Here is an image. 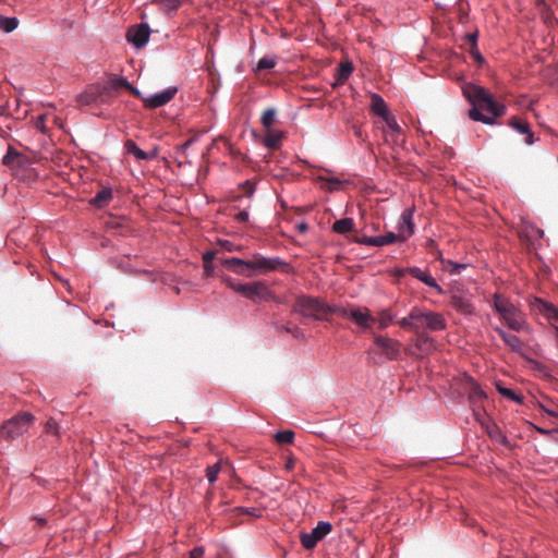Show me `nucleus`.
Listing matches in <instances>:
<instances>
[{
    "instance_id": "obj_49",
    "label": "nucleus",
    "mask_w": 558,
    "mask_h": 558,
    "mask_svg": "<svg viewBox=\"0 0 558 558\" xmlns=\"http://www.w3.org/2000/svg\"><path fill=\"white\" fill-rule=\"evenodd\" d=\"M239 510L242 513H246V514L252 515V517H256V518L260 517V511L258 509H256V508H239Z\"/></svg>"
},
{
    "instance_id": "obj_30",
    "label": "nucleus",
    "mask_w": 558,
    "mask_h": 558,
    "mask_svg": "<svg viewBox=\"0 0 558 558\" xmlns=\"http://www.w3.org/2000/svg\"><path fill=\"white\" fill-rule=\"evenodd\" d=\"M496 387H497L498 392L502 397H505V398H507V399H509V400H511V401H513V402H515L518 404L523 403V397L521 395L517 393L514 390H512L510 388H507V387H504L500 384H497Z\"/></svg>"
},
{
    "instance_id": "obj_24",
    "label": "nucleus",
    "mask_w": 558,
    "mask_h": 558,
    "mask_svg": "<svg viewBox=\"0 0 558 558\" xmlns=\"http://www.w3.org/2000/svg\"><path fill=\"white\" fill-rule=\"evenodd\" d=\"M168 16H172L182 5L183 0H151Z\"/></svg>"
},
{
    "instance_id": "obj_11",
    "label": "nucleus",
    "mask_w": 558,
    "mask_h": 558,
    "mask_svg": "<svg viewBox=\"0 0 558 558\" xmlns=\"http://www.w3.org/2000/svg\"><path fill=\"white\" fill-rule=\"evenodd\" d=\"M178 93L177 86H168L163 90L142 97L144 106L148 109H156L170 102Z\"/></svg>"
},
{
    "instance_id": "obj_9",
    "label": "nucleus",
    "mask_w": 558,
    "mask_h": 558,
    "mask_svg": "<svg viewBox=\"0 0 558 558\" xmlns=\"http://www.w3.org/2000/svg\"><path fill=\"white\" fill-rule=\"evenodd\" d=\"M252 277L254 275H263L275 271L282 266H288V263L280 257H266L259 253L253 254L250 259Z\"/></svg>"
},
{
    "instance_id": "obj_3",
    "label": "nucleus",
    "mask_w": 558,
    "mask_h": 558,
    "mask_svg": "<svg viewBox=\"0 0 558 558\" xmlns=\"http://www.w3.org/2000/svg\"><path fill=\"white\" fill-rule=\"evenodd\" d=\"M493 307L500 314L510 329L517 332L529 330V324L520 310L509 299L495 293L493 295Z\"/></svg>"
},
{
    "instance_id": "obj_33",
    "label": "nucleus",
    "mask_w": 558,
    "mask_h": 558,
    "mask_svg": "<svg viewBox=\"0 0 558 558\" xmlns=\"http://www.w3.org/2000/svg\"><path fill=\"white\" fill-rule=\"evenodd\" d=\"M112 197V191L110 189H102L97 192V194L92 199V204L96 206H101L102 204L110 201Z\"/></svg>"
},
{
    "instance_id": "obj_50",
    "label": "nucleus",
    "mask_w": 558,
    "mask_h": 558,
    "mask_svg": "<svg viewBox=\"0 0 558 558\" xmlns=\"http://www.w3.org/2000/svg\"><path fill=\"white\" fill-rule=\"evenodd\" d=\"M250 214L247 210H242L235 215V220L238 222H246L248 221Z\"/></svg>"
},
{
    "instance_id": "obj_52",
    "label": "nucleus",
    "mask_w": 558,
    "mask_h": 558,
    "mask_svg": "<svg viewBox=\"0 0 558 558\" xmlns=\"http://www.w3.org/2000/svg\"><path fill=\"white\" fill-rule=\"evenodd\" d=\"M471 54L473 56V58L480 62V63H483L484 62V57L481 54V52L477 50V48H473L471 50Z\"/></svg>"
},
{
    "instance_id": "obj_60",
    "label": "nucleus",
    "mask_w": 558,
    "mask_h": 558,
    "mask_svg": "<svg viewBox=\"0 0 558 558\" xmlns=\"http://www.w3.org/2000/svg\"><path fill=\"white\" fill-rule=\"evenodd\" d=\"M189 145H190V142H186L185 144L182 145V148L187 149Z\"/></svg>"
},
{
    "instance_id": "obj_54",
    "label": "nucleus",
    "mask_w": 558,
    "mask_h": 558,
    "mask_svg": "<svg viewBox=\"0 0 558 558\" xmlns=\"http://www.w3.org/2000/svg\"><path fill=\"white\" fill-rule=\"evenodd\" d=\"M537 3H538V5L542 7V11L545 15V20H547L549 16V9H548L547 4L545 3L544 0H537Z\"/></svg>"
},
{
    "instance_id": "obj_42",
    "label": "nucleus",
    "mask_w": 558,
    "mask_h": 558,
    "mask_svg": "<svg viewBox=\"0 0 558 558\" xmlns=\"http://www.w3.org/2000/svg\"><path fill=\"white\" fill-rule=\"evenodd\" d=\"M221 279L228 288H230L231 290H233L236 293L240 292V287H242V282L235 280L234 278H232L230 276H222Z\"/></svg>"
},
{
    "instance_id": "obj_44",
    "label": "nucleus",
    "mask_w": 558,
    "mask_h": 558,
    "mask_svg": "<svg viewBox=\"0 0 558 558\" xmlns=\"http://www.w3.org/2000/svg\"><path fill=\"white\" fill-rule=\"evenodd\" d=\"M45 430L48 434L58 435L59 434V425L54 420L50 418L45 424Z\"/></svg>"
},
{
    "instance_id": "obj_21",
    "label": "nucleus",
    "mask_w": 558,
    "mask_h": 558,
    "mask_svg": "<svg viewBox=\"0 0 558 558\" xmlns=\"http://www.w3.org/2000/svg\"><path fill=\"white\" fill-rule=\"evenodd\" d=\"M438 260L440 262L441 269L450 275H460L469 267V264L457 263L448 258H444L442 254L438 253Z\"/></svg>"
},
{
    "instance_id": "obj_26",
    "label": "nucleus",
    "mask_w": 558,
    "mask_h": 558,
    "mask_svg": "<svg viewBox=\"0 0 558 558\" xmlns=\"http://www.w3.org/2000/svg\"><path fill=\"white\" fill-rule=\"evenodd\" d=\"M331 229L335 233L347 234L354 229V220L352 218H342L336 220Z\"/></svg>"
},
{
    "instance_id": "obj_61",
    "label": "nucleus",
    "mask_w": 558,
    "mask_h": 558,
    "mask_svg": "<svg viewBox=\"0 0 558 558\" xmlns=\"http://www.w3.org/2000/svg\"><path fill=\"white\" fill-rule=\"evenodd\" d=\"M403 269H404V268H402V269L398 270V275H400V276H404V275H407L408 272H402V270H403Z\"/></svg>"
},
{
    "instance_id": "obj_43",
    "label": "nucleus",
    "mask_w": 558,
    "mask_h": 558,
    "mask_svg": "<svg viewBox=\"0 0 558 558\" xmlns=\"http://www.w3.org/2000/svg\"><path fill=\"white\" fill-rule=\"evenodd\" d=\"M279 330H282V331H286V332H289L291 333L294 338H298V339H304L305 338V335L303 332L302 329H300L299 327H288V326H278L277 327Z\"/></svg>"
},
{
    "instance_id": "obj_10",
    "label": "nucleus",
    "mask_w": 558,
    "mask_h": 558,
    "mask_svg": "<svg viewBox=\"0 0 558 558\" xmlns=\"http://www.w3.org/2000/svg\"><path fill=\"white\" fill-rule=\"evenodd\" d=\"M332 531V524L328 521H319L311 532H302L300 534L301 545L305 549H313L318 542L324 539Z\"/></svg>"
},
{
    "instance_id": "obj_17",
    "label": "nucleus",
    "mask_w": 558,
    "mask_h": 558,
    "mask_svg": "<svg viewBox=\"0 0 558 558\" xmlns=\"http://www.w3.org/2000/svg\"><path fill=\"white\" fill-rule=\"evenodd\" d=\"M451 304L456 311L463 315H472L474 313V305L469 294L456 293L451 298Z\"/></svg>"
},
{
    "instance_id": "obj_23",
    "label": "nucleus",
    "mask_w": 558,
    "mask_h": 558,
    "mask_svg": "<svg viewBox=\"0 0 558 558\" xmlns=\"http://www.w3.org/2000/svg\"><path fill=\"white\" fill-rule=\"evenodd\" d=\"M371 110L374 114H376L379 118H383L386 116L389 111L386 101L384 98L376 93L371 94Z\"/></svg>"
},
{
    "instance_id": "obj_38",
    "label": "nucleus",
    "mask_w": 558,
    "mask_h": 558,
    "mask_svg": "<svg viewBox=\"0 0 558 558\" xmlns=\"http://www.w3.org/2000/svg\"><path fill=\"white\" fill-rule=\"evenodd\" d=\"M381 119L385 121V123L387 124V128L392 133L399 134L401 132V128L398 124L396 117L391 112H388Z\"/></svg>"
},
{
    "instance_id": "obj_53",
    "label": "nucleus",
    "mask_w": 558,
    "mask_h": 558,
    "mask_svg": "<svg viewBox=\"0 0 558 558\" xmlns=\"http://www.w3.org/2000/svg\"><path fill=\"white\" fill-rule=\"evenodd\" d=\"M128 89L133 94L135 95L136 97H138L141 100H142V97H146L138 88L134 87L132 84H130V86L128 87Z\"/></svg>"
},
{
    "instance_id": "obj_59",
    "label": "nucleus",
    "mask_w": 558,
    "mask_h": 558,
    "mask_svg": "<svg viewBox=\"0 0 558 558\" xmlns=\"http://www.w3.org/2000/svg\"><path fill=\"white\" fill-rule=\"evenodd\" d=\"M37 520H38V522H39L40 524H45V523H46V520H45L44 518H39V519H37Z\"/></svg>"
},
{
    "instance_id": "obj_58",
    "label": "nucleus",
    "mask_w": 558,
    "mask_h": 558,
    "mask_svg": "<svg viewBox=\"0 0 558 558\" xmlns=\"http://www.w3.org/2000/svg\"><path fill=\"white\" fill-rule=\"evenodd\" d=\"M293 465V461L292 460H289L286 464L287 469H291Z\"/></svg>"
},
{
    "instance_id": "obj_57",
    "label": "nucleus",
    "mask_w": 558,
    "mask_h": 558,
    "mask_svg": "<svg viewBox=\"0 0 558 558\" xmlns=\"http://www.w3.org/2000/svg\"><path fill=\"white\" fill-rule=\"evenodd\" d=\"M298 229L300 232H305L307 230V225L305 222H301L298 225Z\"/></svg>"
},
{
    "instance_id": "obj_4",
    "label": "nucleus",
    "mask_w": 558,
    "mask_h": 558,
    "mask_svg": "<svg viewBox=\"0 0 558 558\" xmlns=\"http://www.w3.org/2000/svg\"><path fill=\"white\" fill-rule=\"evenodd\" d=\"M336 307L325 304L318 298L300 295L296 298L293 312L299 313L303 317L323 320L324 314L336 313Z\"/></svg>"
},
{
    "instance_id": "obj_34",
    "label": "nucleus",
    "mask_w": 558,
    "mask_h": 558,
    "mask_svg": "<svg viewBox=\"0 0 558 558\" xmlns=\"http://www.w3.org/2000/svg\"><path fill=\"white\" fill-rule=\"evenodd\" d=\"M275 440L279 445L292 444L294 440V432L291 429L279 430L275 434Z\"/></svg>"
},
{
    "instance_id": "obj_35",
    "label": "nucleus",
    "mask_w": 558,
    "mask_h": 558,
    "mask_svg": "<svg viewBox=\"0 0 558 558\" xmlns=\"http://www.w3.org/2000/svg\"><path fill=\"white\" fill-rule=\"evenodd\" d=\"M375 318L376 322L378 323V327L380 329H386L392 323L393 315L389 311L384 310L378 314V317Z\"/></svg>"
},
{
    "instance_id": "obj_55",
    "label": "nucleus",
    "mask_w": 558,
    "mask_h": 558,
    "mask_svg": "<svg viewBox=\"0 0 558 558\" xmlns=\"http://www.w3.org/2000/svg\"><path fill=\"white\" fill-rule=\"evenodd\" d=\"M322 180L328 182V183H331V184H335L337 186H339L342 182L338 179V178H335V177H331V178H322Z\"/></svg>"
},
{
    "instance_id": "obj_63",
    "label": "nucleus",
    "mask_w": 558,
    "mask_h": 558,
    "mask_svg": "<svg viewBox=\"0 0 558 558\" xmlns=\"http://www.w3.org/2000/svg\"><path fill=\"white\" fill-rule=\"evenodd\" d=\"M554 328H555L556 335L558 337V327H554Z\"/></svg>"
},
{
    "instance_id": "obj_41",
    "label": "nucleus",
    "mask_w": 558,
    "mask_h": 558,
    "mask_svg": "<svg viewBox=\"0 0 558 558\" xmlns=\"http://www.w3.org/2000/svg\"><path fill=\"white\" fill-rule=\"evenodd\" d=\"M215 258V252L207 251L203 254L204 269L207 274L213 270V260Z\"/></svg>"
},
{
    "instance_id": "obj_40",
    "label": "nucleus",
    "mask_w": 558,
    "mask_h": 558,
    "mask_svg": "<svg viewBox=\"0 0 558 558\" xmlns=\"http://www.w3.org/2000/svg\"><path fill=\"white\" fill-rule=\"evenodd\" d=\"M220 472V464L219 462L209 465L206 469V477L210 484L215 483L217 481L218 474Z\"/></svg>"
},
{
    "instance_id": "obj_22",
    "label": "nucleus",
    "mask_w": 558,
    "mask_h": 558,
    "mask_svg": "<svg viewBox=\"0 0 558 558\" xmlns=\"http://www.w3.org/2000/svg\"><path fill=\"white\" fill-rule=\"evenodd\" d=\"M535 306L548 320H558V307L554 304L542 299H535Z\"/></svg>"
},
{
    "instance_id": "obj_36",
    "label": "nucleus",
    "mask_w": 558,
    "mask_h": 558,
    "mask_svg": "<svg viewBox=\"0 0 558 558\" xmlns=\"http://www.w3.org/2000/svg\"><path fill=\"white\" fill-rule=\"evenodd\" d=\"M275 118H276V109L268 108L263 112L260 122L266 130H269L275 121Z\"/></svg>"
},
{
    "instance_id": "obj_6",
    "label": "nucleus",
    "mask_w": 558,
    "mask_h": 558,
    "mask_svg": "<svg viewBox=\"0 0 558 558\" xmlns=\"http://www.w3.org/2000/svg\"><path fill=\"white\" fill-rule=\"evenodd\" d=\"M33 421V414L28 412L20 413L2 424L0 436L11 439L16 438L27 432Z\"/></svg>"
},
{
    "instance_id": "obj_20",
    "label": "nucleus",
    "mask_w": 558,
    "mask_h": 558,
    "mask_svg": "<svg viewBox=\"0 0 558 558\" xmlns=\"http://www.w3.org/2000/svg\"><path fill=\"white\" fill-rule=\"evenodd\" d=\"M495 331L500 336L511 351L522 354L523 343L518 336L507 332L501 327H495Z\"/></svg>"
},
{
    "instance_id": "obj_1",
    "label": "nucleus",
    "mask_w": 558,
    "mask_h": 558,
    "mask_svg": "<svg viewBox=\"0 0 558 558\" xmlns=\"http://www.w3.org/2000/svg\"><path fill=\"white\" fill-rule=\"evenodd\" d=\"M463 95L472 105L469 117L487 125L496 123V118L506 112V107L493 99L487 90L474 84H468L463 88Z\"/></svg>"
},
{
    "instance_id": "obj_25",
    "label": "nucleus",
    "mask_w": 558,
    "mask_h": 558,
    "mask_svg": "<svg viewBox=\"0 0 558 558\" xmlns=\"http://www.w3.org/2000/svg\"><path fill=\"white\" fill-rule=\"evenodd\" d=\"M510 125L515 130L518 131L519 133L521 134H525L526 135V138H525V143L527 145H532L534 143V135L533 133L531 132V128H530V124L525 121H522L520 119H517V118H513L511 121H510Z\"/></svg>"
},
{
    "instance_id": "obj_19",
    "label": "nucleus",
    "mask_w": 558,
    "mask_h": 558,
    "mask_svg": "<svg viewBox=\"0 0 558 558\" xmlns=\"http://www.w3.org/2000/svg\"><path fill=\"white\" fill-rule=\"evenodd\" d=\"M105 89L106 87L102 86H93L77 95L76 101L80 106L94 105L98 101Z\"/></svg>"
},
{
    "instance_id": "obj_31",
    "label": "nucleus",
    "mask_w": 558,
    "mask_h": 558,
    "mask_svg": "<svg viewBox=\"0 0 558 558\" xmlns=\"http://www.w3.org/2000/svg\"><path fill=\"white\" fill-rule=\"evenodd\" d=\"M124 148L128 154L133 155L138 160H144L146 157V151L141 149L132 140H128L124 143Z\"/></svg>"
},
{
    "instance_id": "obj_14",
    "label": "nucleus",
    "mask_w": 558,
    "mask_h": 558,
    "mask_svg": "<svg viewBox=\"0 0 558 558\" xmlns=\"http://www.w3.org/2000/svg\"><path fill=\"white\" fill-rule=\"evenodd\" d=\"M414 207L405 208L398 221V233L400 234L401 241H407L414 234L415 226L413 221Z\"/></svg>"
},
{
    "instance_id": "obj_37",
    "label": "nucleus",
    "mask_w": 558,
    "mask_h": 558,
    "mask_svg": "<svg viewBox=\"0 0 558 558\" xmlns=\"http://www.w3.org/2000/svg\"><path fill=\"white\" fill-rule=\"evenodd\" d=\"M22 157V155L14 149L12 146L8 147L7 154L2 158V163L7 167H12L15 159Z\"/></svg>"
},
{
    "instance_id": "obj_7",
    "label": "nucleus",
    "mask_w": 558,
    "mask_h": 558,
    "mask_svg": "<svg viewBox=\"0 0 558 558\" xmlns=\"http://www.w3.org/2000/svg\"><path fill=\"white\" fill-rule=\"evenodd\" d=\"M336 313L344 318H349L356 326H359L362 330H369L373 325L376 323V318L371 314L369 310L359 306H352L350 308H344L337 306Z\"/></svg>"
},
{
    "instance_id": "obj_16",
    "label": "nucleus",
    "mask_w": 558,
    "mask_h": 558,
    "mask_svg": "<svg viewBox=\"0 0 558 558\" xmlns=\"http://www.w3.org/2000/svg\"><path fill=\"white\" fill-rule=\"evenodd\" d=\"M225 267L230 268L233 272L244 277H252L250 259H242L239 257H229L221 259Z\"/></svg>"
},
{
    "instance_id": "obj_5",
    "label": "nucleus",
    "mask_w": 558,
    "mask_h": 558,
    "mask_svg": "<svg viewBox=\"0 0 558 558\" xmlns=\"http://www.w3.org/2000/svg\"><path fill=\"white\" fill-rule=\"evenodd\" d=\"M374 349H372L378 357L375 363L380 364L384 361H396L401 354V342L392 338L374 335Z\"/></svg>"
},
{
    "instance_id": "obj_18",
    "label": "nucleus",
    "mask_w": 558,
    "mask_h": 558,
    "mask_svg": "<svg viewBox=\"0 0 558 558\" xmlns=\"http://www.w3.org/2000/svg\"><path fill=\"white\" fill-rule=\"evenodd\" d=\"M416 338L414 341L415 348L418 350L421 356L428 355L436 350L435 340L426 332H415Z\"/></svg>"
},
{
    "instance_id": "obj_45",
    "label": "nucleus",
    "mask_w": 558,
    "mask_h": 558,
    "mask_svg": "<svg viewBox=\"0 0 558 558\" xmlns=\"http://www.w3.org/2000/svg\"><path fill=\"white\" fill-rule=\"evenodd\" d=\"M111 84L113 87H125L128 88L130 86V82L124 77H114L111 80Z\"/></svg>"
},
{
    "instance_id": "obj_48",
    "label": "nucleus",
    "mask_w": 558,
    "mask_h": 558,
    "mask_svg": "<svg viewBox=\"0 0 558 558\" xmlns=\"http://www.w3.org/2000/svg\"><path fill=\"white\" fill-rule=\"evenodd\" d=\"M478 39V33H469L465 35V40L471 44L472 48H476Z\"/></svg>"
},
{
    "instance_id": "obj_28",
    "label": "nucleus",
    "mask_w": 558,
    "mask_h": 558,
    "mask_svg": "<svg viewBox=\"0 0 558 558\" xmlns=\"http://www.w3.org/2000/svg\"><path fill=\"white\" fill-rule=\"evenodd\" d=\"M19 26V20L15 16L0 15V29L9 34L15 31Z\"/></svg>"
},
{
    "instance_id": "obj_2",
    "label": "nucleus",
    "mask_w": 558,
    "mask_h": 558,
    "mask_svg": "<svg viewBox=\"0 0 558 558\" xmlns=\"http://www.w3.org/2000/svg\"><path fill=\"white\" fill-rule=\"evenodd\" d=\"M399 325L401 328L414 332H424V330L440 331L446 329L447 322L440 313L424 311L418 306H414L408 316L400 319Z\"/></svg>"
},
{
    "instance_id": "obj_56",
    "label": "nucleus",
    "mask_w": 558,
    "mask_h": 558,
    "mask_svg": "<svg viewBox=\"0 0 558 558\" xmlns=\"http://www.w3.org/2000/svg\"><path fill=\"white\" fill-rule=\"evenodd\" d=\"M532 426H533V427H534L538 433H541V434H543V435H549V434L551 433L549 429H545V428L538 427V426L533 425V424H532Z\"/></svg>"
},
{
    "instance_id": "obj_39",
    "label": "nucleus",
    "mask_w": 558,
    "mask_h": 558,
    "mask_svg": "<svg viewBox=\"0 0 558 558\" xmlns=\"http://www.w3.org/2000/svg\"><path fill=\"white\" fill-rule=\"evenodd\" d=\"M353 71L351 62H342L338 66L339 80H347Z\"/></svg>"
},
{
    "instance_id": "obj_46",
    "label": "nucleus",
    "mask_w": 558,
    "mask_h": 558,
    "mask_svg": "<svg viewBox=\"0 0 558 558\" xmlns=\"http://www.w3.org/2000/svg\"><path fill=\"white\" fill-rule=\"evenodd\" d=\"M538 408L541 409L542 412H544V413H546V414H548L550 416L558 417V407H556V408H548L545 404L539 403Z\"/></svg>"
},
{
    "instance_id": "obj_12",
    "label": "nucleus",
    "mask_w": 558,
    "mask_h": 558,
    "mask_svg": "<svg viewBox=\"0 0 558 558\" xmlns=\"http://www.w3.org/2000/svg\"><path fill=\"white\" fill-rule=\"evenodd\" d=\"M149 35V25L147 23H141L129 28L126 33V39L130 44H132L135 48L138 49L144 47L148 43Z\"/></svg>"
},
{
    "instance_id": "obj_15",
    "label": "nucleus",
    "mask_w": 558,
    "mask_h": 558,
    "mask_svg": "<svg viewBox=\"0 0 558 558\" xmlns=\"http://www.w3.org/2000/svg\"><path fill=\"white\" fill-rule=\"evenodd\" d=\"M399 241L402 242L400 234L389 231L383 235H376V236L364 235L357 242L360 244L367 245V246L380 247V246L389 245V244H392V243H396Z\"/></svg>"
},
{
    "instance_id": "obj_27",
    "label": "nucleus",
    "mask_w": 558,
    "mask_h": 558,
    "mask_svg": "<svg viewBox=\"0 0 558 558\" xmlns=\"http://www.w3.org/2000/svg\"><path fill=\"white\" fill-rule=\"evenodd\" d=\"M487 433L493 440L511 448L509 438L495 424L487 428Z\"/></svg>"
},
{
    "instance_id": "obj_13",
    "label": "nucleus",
    "mask_w": 558,
    "mask_h": 558,
    "mask_svg": "<svg viewBox=\"0 0 558 558\" xmlns=\"http://www.w3.org/2000/svg\"><path fill=\"white\" fill-rule=\"evenodd\" d=\"M402 272H409L412 277L423 282L425 286L435 290L438 294H445V290L438 284L437 280L430 275L428 269H422L413 266L402 270Z\"/></svg>"
},
{
    "instance_id": "obj_29",
    "label": "nucleus",
    "mask_w": 558,
    "mask_h": 558,
    "mask_svg": "<svg viewBox=\"0 0 558 558\" xmlns=\"http://www.w3.org/2000/svg\"><path fill=\"white\" fill-rule=\"evenodd\" d=\"M277 63V57L275 54L264 56L258 60L256 63L254 70L255 71H264V70H270L276 66Z\"/></svg>"
},
{
    "instance_id": "obj_47",
    "label": "nucleus",
    "mask_w": 558,
    "mask_h": 558,
    "mask_svg": "<svg viewBox=\"0 0 558 558\" xmlns=\"http://www.w3.org/2000/svg\"><path fill=\"white\" fill-rule=\"evenodd\" d=\"M204 557V548L202 546H196L192 550H190L187 558H203Z\"/></svg>"
},
{
    "instance_id": "obj_8",
    "label": "nucleus",
    "mask_w": 558,
    "mask_h": 558,
    "mask_svg": "<svg viewBox=\"0 0 558 558\" xmlns=\"http://www.w3.org/2000/svg\"><path fill=\"white\" fill-rule=\"evenodd\" d=\"M239 294L253 303L268 300L277 301L275 293L263 281L242 283Z\"/></svg>"
},
{
    "instance_id": "obj_32",
    "label": "nucleus",
    "mask_w": 558,
    "mask_h": 558,
    "mask_svg": "<svg viewBox=\"0 0 558 558\" xmlns=\"http://www.w3.org/2000/svg\"><path fill=\"white\" fill-rule=\"evenodd\" d=\"M282 140V133H268L263 138V145L268 149H276L279 147Z\"/></svg>"
},
{
    "instance_id": "obj_51",
    "label": "nucleus",
    "mask_w": 558,
    "mask_h": 558,
    "mask_svg": "<svg viewBox=\"0 0 558 558\" xmlns=\"http://www.w3.org/2000/svg\"><path fill=\"white\" fill-rule=\"evenodd\" d=\"M158 156V147H153L149 151H146V157L144 160H153Z\"/></svg>"
},
{
    "instance_id": "obj_62",
    "label": "nucleus",
    "mask_w": 558,
    "mask_h": 558,
    "mask_svg": "<svg viewBox=\"0 0 558 558\" xmlns=\"http://www.w3.org/2000/svg\"><path fill=\"white\" fill-rule=\"evenodd\" d=\"M355 134H356L357 136H361V131H360V130H357V131L355 132Z\"/></svg>"
}]
</instances>
